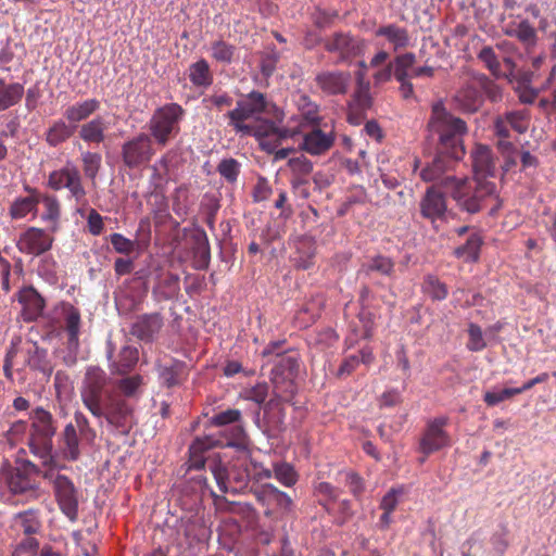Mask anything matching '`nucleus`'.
Returning <instances> with one entry per match:
<instances>
[{"instance_id": "21", "label": "nucleus", "mask_w": 556, "mask_h": 556, "mask_svg": "<svg viewBox=\"0 0 556 556\" xmlns=\"http://www.w3.org/2000/svg\"><path fill=\"white\" fill-rule=\"evenodd\" d=\"M18 300L23 305L22 316L25 321H34L42 315L45 300L33 287L24 288Z\"/></svg>"}, {"instance_id": "4", "label": "nucleus", "mask_w": 556, "mask_h": 556, "mask_svg": "<svg viewBox=\"0 0 556 556\" xmlns=\"http://www.w3.org/2000/svg\"><path fill=\"white\" fill-rule=\"evenodd\" d=\"M266 100L263 93L253 91L249 97L239 101L237 108L228 112L230 124L238 132L244 135H266L273 131V122L267 119H256L253 124H245L244 121L252 118L254 115L266 111Z\"/></svg>"}, {"instance_id": "43", "label": "nucleus", "mask_w": 556, "mask_h": 556, "mask_svg": "<svg viewBox=\"0 0 556 556\" xmlns=\"http://www.w3.org/2000/svg\"><path fill=\"white\" fill-rule=\"evenodd\" d=\"M84 173L90 178L94 179L101 166V155L98 153L86 152L83 154Z\"/></svg>"}, {"instance_id": "63", "label": "nucleus", "mask_w": 556, "mask_h": 556, "mask_svg": "<svg viewBox=\"0 0 556 556\" xmlns=\"http://www.w3.org/2000/svg\"><path fill=\"white\" fill-rule=\"evenodd\" d=\"M481 86H482L485 94L493 102H495V101L501 99V97H502L501 89H500V87L494 81H492L488 77L483 76L481 78Z\"/></svg>"}, {"instance_id": "33", "label": "nucleus", "mask_w": 556, "mask_h": 556, "mask_svg": "<svg viewBox=\"0 0 556 556\" xmlns=\"http://www.w3.org/2000/svg\"><path fill=\"white\" fill-rule=\"evenodd\" d=\"M79 136L84 141L100 143L104 140V125L101 118H94L80 127Z\"/></svg>"}, {"instance_id": "16", "label": "nucleus", "mask_w": 556, "mask_h": 556, "mask_svg": "<svg viewBox=\"0 0 556 556\" xmlns=\"http://www.w3.org/2000/svg\"><path fill=\"white\" fill-rule=\"evenodd\" d=\"M164 326L161 313H150L137 316L131 324L129 333L143 342H152Z\"/></svg>"}, {"instance_id": "2", "label": "nucleus", "mask_w": 556, "mask_h": 556, "mask_svg": "<svg viewBox=\"0 0 556 556\" xmlns=\"http://www.w3.org/2000/svg\"><path fill=\"white\" fill-rule=\"evenodd\" d=\"M110 377L99 366L87 368L80 389V397L92 416L128 433L134 422V408L119 394L110 390Z\"/></svg>"}, {"instance_id": "38", "label": "nucleus", "mask_w": 556, "mask_h": 556, "mask_svg": "<svg viewBox=\"0 0 556 556\" xmlns=\"http://www.w3.org/2000/svg\"><path fill=\"white\" fill-rule=\"evenodd\" d=\"M38 200L34 197L17 199L10 207L12 218H23L36 208Z\"/></svg>"}, {"instance_id": "60", "label": "nucleus", "mask_w": 556, "mask_h": 556, "mask_svg": "<svg viewBox=\"0 0 556 556\" xmlns=\"http://www.w3.org/2000/svg\"><path fill=\"white\" fill-rule=\"evenodd\" d=\"M211 470L214 475V478L219 486L220 492L226 493L228 491L226 485V480L228 478L227 468L222 463H214L211 466Z\"/></svg>"}, {"instance_id": "13", "label": "nucleus", "mask_w": 556, "mask_h": 556, "mask_svg": "<svg viewBox=\"0 0 556 556\" xmlns=\"http://www.w3.org/2000/svg\"><path fill=\"white\" fill-rule=\"evenodd\" d=\"M49 186L53 190L68 189L77 202L81 201L86 195L80 174L76 167L66 166L60 170L52 172L49 176Z\"/></svg>"}, {"instance_id": "42", "label": "nucleus", "mask_w": 556, "mask_h": 556, "mask_svg": "<svg viewBox=\"0 0 556 556\" xmlns=\"http://www.w3.org/2000/svg\"><path fill=\"white\" fill-rule=\"evenodd\" d=\"M372 104V99L369 93V86L356 87L352 99L349 102V108H358L368 110Z\"/></svg>"}, {"instance_id": "34", "label": "nucleus", "mask_w": 556, "mask_h": 556, "mask_svg": "<svg viewBox=\"0 0 556 556\" xmlns=\"http://www.w3.org/2000/svg\"><path fill=\"white\" fill-rule=\"evenodd\" d=\"M363 270L366 275H369L371 271H377L390 277L394 271V262L390 257L377 255L367 264L363 265Z\"/></svg>"}, {"instance_id": "25", "label": "nucleus", "mask_w": 556, "mask_h": 556, "mask_svg": "<svg viewBox=\"0 0 556 556\" xmlns=\"http://www.w3.org/2000/svg\"><path fill=\"white\" fill-rule=\"evenodd\" d=\"M376 36L387 38L394 46V49L405 48L409 43L407 30L394 24L379 27L376 30Z\"/></svg>"}, {"instance_id": "28", "label": "nucleus", "mask_w": 556, "mask_h": 556, "mask_svg": "<svg viewBox=\"0 0 556 556\" xmlns=\"http://www.w3.org/2000/svg\"><path fill=\"white\" fill-rule=\"evenodd\" d=\"M75 129L76 125L71 126L65 124L63 121H58L47 131L46 140L50 146L56 147L71 138L74 135Z\"/></svg>"}, {"instance_id": "8", "label": "nucleus", "mask_w": 556, "mask_h": 556, "mask_svg": "<svg viewBox=\"0 0 556 556\" xmlns=\"http://www.w3.org/2000/svg\"><path fill=\"white\" fill-rule=\"evenodd\" d=\"M324 48L338 54L340 62H350L364 54L366 42L351 33L337 31L324 39Z\"/></svg>"}, {"instance_id": "53", "label": "nucleus", "mask_w": 556, "mask_h": 556, "mask_svg": "<svg viewBox=\"0 0 556 556\" xmlns=\"http://www.w3.org/2000/svg\"><path fill=\"white\" fill-rule=\"evenodd\" d=\"M469 342H468V349L470 351H481L485 348V342L482 337V330L481 328L476 324L469 325Z\"/></svg>"}, {"instance_id": "59", "label": "nucleus", "mask_w": 556, "mask_h": 556, "mask_svg": "<svg viewBox=\"0 0 556 556\" xmlns=\"http://www.w3.org/2000/svg\"><path fill=\"white\" fill-rule=\"evenodd\" d=\"M361 364L358 355H351L343 359L337 371V377L350 376Z\"/></svg>"}, {"instance_id": "36", "label": "nucleus", "mask_w": 556, "mask_h": 556, "mask_svg": "<svg viewBox=\"0 0 556 556\" xmlns=\"http://www.w3.org/2000/svg\"><path fill=\"white\" fill-rule=\"evenodd\" d=\"M142 384V377L140 375H134L130 377L118 380L117 388L118 393L123 399L135 397L138 395L140 387Z\"/></svg>"}, {"instance_id": "46", "label": "nucleus", "mask_w": 556, "mask_h": 556, "mask_svg": "<svg viewBox=\"0 0 556 556\" xmlns=\"http://www.w3.org/2000/svg\"><path fill=\"white\" fill-rule=\"evenodd\" d=\"M16 519L20 521L25 534L29 535L37 532L39 522L37 520L36 513L33 509L20 513L16 516Z\"/></svg>"}, {"instance_id": "48", "label": "nucleus", "mask_w": 556, "mask_h": 556, "mask_svg": "<svg viewBox=\"0 0 556 556\" xmlns=\"http://www.w3.org/2000/svg\"><path fill=\"white\" fill-rule=\"evenodd\" d=\"M514 35L526 45H534L536 39L535 29L531 26L529 21H521L517 28L514 30Z\"/></svg>"}, {"instance_id": "27", "label": "nucleus", "mask_w": 556, "mask_h": 556, "mask_svg": "<svg viewBox=\"0 0 556 556\" xmlns=\"http://www.w3.org/2000/svg\"><path fill=\"white\" fill-rule=\"evenodd\" d=\"M316 247L312 238H302L296 245L298 256L294 258L295 266L301 269H307L312 266V258L315 256Z\"/></svg>"}, {"instance_id": "10", "label": "nucleus", "mask_w": 556, "mask_h": 556, "mask_svg": "<svg viewBox=\"0 0 556 556\" xmlns=\"http://www.w3.org/2000/svg\"><path fill=\"white\" fill-rule=\"evenodd\" d=\"M416 63V56L412 52L397 55L393 62H391L394 70V77L399 81V91L403 100H415L417 97L414 91V85L412 83V72Z\"/></svg>"}, {"instance_id": "12", "label": "nucleus", "mask_w": 556, "mask_h": 556, "mask_svg": "<svg viewBox=\"0 0 556 556\" xmlns=\"http://www.w3.org/2000/svg\"><path fill=\"white\" fill-rule=\"evenodd\" d=\"M54 492L61 510L71 519L77 518L78 497L73 482L65 476L58 473L53 481Z\"/></svg>"}, {"instance_id": "23", "label": "nucleus", "mask_w": 556, "mask_h": 556, "mask_svg": "<svg viewBox=\"0 0 556 556\" xmlns=\"http://www.w3.org/2000/svg\"><path fill=\"white\" fill-rule=\"evenodd\" d=\"M139 361V351L131 345H125L121 349L117 358L112 364V371L117 375L130 372Z\"/></svg>"}, {"instance_id": "61", "label": "nucleus", "mask_w": 556, "mask_h": 556, "mask_svg": "<svg viewBox=\"0 0 556 556\" xmlns=\"http://www.w3.org/2000/svg\"><path fill=\"white\" fill-rule=\"evenodd\" d=\"M427 285L430 288V293L435 300H443L447 295V290L444 283L440 282L435 277L429 276L427 278Z\"/></svg>"}, {"instance_id": "49", "label": "nucleus", "mask_w": 556, "mask_h": 556, "mask_svg": "<svg viewBox=\"0 0 556 556\" xmlns=\"http://www.w3.org/2000/svg\"><path fill=\"white\" fill-rule=\"evenodd\" d=\"M241 412L239 409H227L225 412L214 415L210 419L211 426L223 427L239 421Z\"/></svg>"}, {"instance_id": "20", "label": "nucleus", "mask_w": 556, "mask_h": 556, "mask_svg": "<svg viewBox=\"0 0 556 556\" xmlns=\"http://www.w3.org/2000/svg\"><path fill=\"white\" fill-rule=\"evenodd\" d=\"M472 168L475 179L486 180L488 177H493L495 173V164L492 151L488 146L478 144L471 152Z\"/></svg>"}, {"instance_id": "26", "label": "nucleus", "mask_w": 556, "mask_h": 556, "mask_svg": "<svg viewBox=\"0 0 556 556\" xmlns=\"http://www.w3.org/2000/svg\"><path fill=\"white\" fill-rule=\"evenodd\" d=\"M98 108L99 102L97 100H87L83 103L68 106L64 113V116L70 123L76 124L88 118Z\"/></svg>"}, {"instance_id": "44", "label": "nucleus", "mask_w": 556, "mask_h": 556, "mask_svg": "<svg viewBox=\"0 0 556 556\" xmlns=\"http://www.w3.org/2000/svg\"><path fill=\"white\" fill-rule=\"evenodd\" d=\"M478 59L485 64L494 76H498L501 64L492 47H483L478 54Z\"/></svg>"}, {"instance_id": "55", "label": "nucleus", "mask_w": 556, "mask_h": 556, "mask_svg": "<svg viewBox=\"0 0 556 556\" xmlns=\"http://www.w3.org/2000/svg\"><path fill=\"white\" fill-rule=\"evenodd\" d=\"M509 127L518 134H523L528 129L525 114L522 112H508L504 115Z\"/></svg>"}, {"instance_id": "18", "label": "nucleus", "mask_w": 556, "mask_h": 556, "mask_svg": "<svg viewBox=\"0 0 556 556\" xmlns=\"http://www.w3.org/2000/svg\"><path fill=\"white\" fill-rule=\"evenodd\" d=\"M334 142L333 130L326 132L318 126H314L303 136L302 149L312 155H320L327 152Z\"/></svg>"}, {"instance_id": "11", "label": "nucleus", "mask_w": 556, "mask_h": 556, "mask_svg": "<svg viewBox=\"0 0 556 556\" xmlns=\"http://www.w3.org/2000/svg\"><path fill=\"white\" fill-rule=\"evenodd\" d=\"M278 359L271 370L275 390L293 393V380L298 375L299 362L291 355H277Z\"/></svg>"}, {"instance_id": "50", "label": "nucleus", "mask_w": 556, "mask_h": 556, "mask_svg": "<svg viewBox=\"0 0 556 556\" xmlns=\"http://www.w3.org/2000/svg\"><path fill=\"white\" fill-rule=\"evenodd\" d=\"M218 173L229 182L237 180L239 163L235 159L223 160L217 167Z\"/></svg>"}, {"instance_id": "52", "label": "nucleus", "mask_w": 556, "mask_h": 556, "mask_svg": "<svg viewBox=\"0 0 556 556\" xmlns=\"http://www.w3.org/2000/svg\"><path fill=\"white\" fill-rule=\"evenodd\" d=\"M338 341V336L332 329H326L312 338V344L320 350L332 346Z\"/></svg>"}, {"instance_id": "32", "label": "nucleus", "mask_w": 556, "mask_h": 556, "mask_svg": "<svg viewBox=\"0 0 556 556\" xmlns=\"http://www.w3.org/2000/svg\"><path fill=\"white\" fill-rule=\"evenodd\" d=\"M264 420L266 424L277 430L281 429L283 422L282 407L280 406V399H271L263 406Z\"/></svg>"}, {"instance_id": "45", "label": "nucleus", "mask_w": 556, "mask_h": 556, "mask_svg": "<svg viewBox=\"0 0 556 556\" xmlns=\"http://www.w3.org/2000/svg\"><path fill=\"white\" fill-rule=\"evenodd\" d=\"M264 491L267 498L274 501L279 507L288 509L292 504V500L285 492L279 491L273 484H264Z\"/></svg>"}, {"instance_id": "1", "label": "nucleus", "mask_w": 556, "mask_h": 556, "mask_svg": "<svg viewBox=\"0 0 556 556\" xmlns=\"http://www.w3.org/2000/svg\"><path fill=\"white\" fill-rule=\"evenodd\" d=\"M427 127L430 134L439 136V140L435 157L421 170L420 176L425 181L439 180L437 186L444 189L441 185L443 173L465 155L463 136L468 130L467 125L462 118L452 115L443 102L439 101L432 105Z\"/></svg>"}, {"instance_id": "15", "label": "nucleus", "mask_w": 556, "mask_h": 556, "mask_svg": "<svg viewBox=\"0 0 556 556\" xmlns=\"http://www.w3.org/2000/svg\"><path fill=\"white\" fill-rule=\"evenodd\" d=\"M351 81V73L342 71H324L315 77L317 87L328 96L345 94Z\"/></svg>"}, {"instance_id": "64", "label": "nucleus", "mask_w": 556, "mask_h": 556, "mask_svg": "<svg viewBox=\"0 0 556 556\" xmlns=\"http://www.w3.org/2000/svg\"><path fill=\"white\" fill-rule=\"evenodd\" d=\"M271 193V189L268 186L265 178H260L253 192L254 200L256 202L264 201L268 199Z\"/></svg>"}, {"instance_id": "35", "label": "nucleus", "mask_w": 556, "mask_h": 556, "mask_svg": "<svg viewBox=\"0 0 556 556\" xmlns=\"http://www.w3.org/2000/svg\"><path fill=\"white\" fill-rule=\"evenodd\" d=\"M190 80L197 86H206L212 81L208 64L205 60H200L191 65Z\"/></svg>"}, {"instance_id": "30", "label": "nucleus", "mask_w": 556, "mask_h": 556, "mask_svg": "<svg viewBox=\"0 0 556 556\" xmlns=\"http://www.w3.org/2000/svg\"><path fill=\"white\" fill-rule=\"evenodd\" d=\"M24 93V87L21 84L5 85L1 79L0 87V111H4L16 104Z\"/></svg>"}, {"instance_id": "17", "label": "nucleus", "mask_w": 556, "mask_h": 556, "mask_svg": "<svg viewBox=\"0 0 556 556\" xmlns=\"http://www.w3.org/2000/svg\"><path fill=\"white\" fill-rule=\"evenodd\" d=\"M52 238L42 229L30 227L23 232L17 241V248L22 253L40 255L50 250Z\"/></svg>"}, {"instance_id": "7", "label": "nucleus", "mask_w": 556, "mask_h": 556, "mask_svg": "<svg viewBox=\"0 0 556 556\" xmlns=\"http://www.w3.org/2000/svg\"><path fill=\"white\" fill-rule=\"evenodd\" d=\"M39 472L36 465L23 460L16 467L3 469L1 479L12 494L36 493L37 484L35 476Z\"/></svg>"}, {"instance_id": "54", "label": "nucleus", "mask_w": 556, "mask_h": 556, "mask_svg": "<svg viewBox=\"0 0 556 556\" xmlns=\"http://www.w3.org/2000/svg\"><path fill=\"white\" fill-rule=\"evenodd\" d=\"M110 242L113 245L114 250L122 254H129L135 249V242L125 238L121 233L111 235Z\"/></svg>"}, {"instance_id": "24", "label": "nucleus", "mask_w": 556, "mask_h": 556, "mask_svg": "<svg viewBox=\"0 0 556 556\" xmlns=\"http://www.w3.org/2000/svg\"><path fill=\"white\" fill-rule=\"evenodd\" d=\"M61 441L63 443V455L66 459L76 460L79 455V438L77 433V429L74 424L70 422L65 426L62 434Z\"/></svg>"}, {"instance_id": "41", "label": "nucleus", "mask_w": 556, "mask_h": 556, "mask_svg": "<svg viewBox=\"0 0 556 556\" xmlns=\"http://www.w3.org/2000/svg\"><path fill=\"white\" fill-rule=\"evenodd\" d=\"M235 46L217 40L212 45V55L218 62L230 63L235 53Z\"/></svg>"}, {"instance_id": "58", "label": "nucleus", "mask_w": 556, "mask_h": 556, "mask_svg": "<svg viewBox=\"0 0 556 556\" xmlns=\"http://www.w3.org/2000/svg\"><path fill=\"white\" fill-rule=\"evenodd\" d=\"M45 205V213L42 214V218L46 220L55 222L60 215V205L55 198L45 197L42 200Z\"/></svg>"}, {"instance_id": "9", "label": "nucleus", "mask_w": 556, "mask_h": 556, "mask_svg": "<svg viewBox=\"0 0 556 556\" xmlns=\"http://www.w3.org/2000/svg\"><path fill=\"white\" fill-rule=\"evenodd\" d=\"M154 154L151 137L144 132L122 146V159L126 167L138 168L148 163Z\"/></svg>"}, {"instance_id": "3", "label": "nucleus", "mask_w": 556, "mask_h": 556, "mask_svg": "<svg viewBox=\"0 0 556 556\" xmlns=\"http://www.w3.org/2000/svg\"><path fill=\"white\" fill-rule=\"evenodd\" d=\"M475 182L472 191L467 180L456 179L454 176H445L441 185L462 208L473 214L479 212L482 202L495 192V185L489 180L475 179Z\"/></svg>"}, {"instance_id": "19", "label": "nucleus", "mask_w": 556, "mask_h": 556, "mask_svg": "<svg viewBox=\"0 0 556 556\" xmlns=\"http://www.w3.org/2000/svg\"><path fill=\"white\" fill-rule=\"evenodd\" d=\"M444 194H450L439 186L428 188L420 202V212L425 218L434 219L443 216L446 211Z\"/></svg>"}, {"instance_id": "22", "label": "nucleus", "mask_w": 556, "mask_h": 556, "mask_svg": "<svg viewBox=\"0 0 556 556\" xmlns=\"http://www.w3.org/2000/svg\"><path fill=\"white\" fill-rule=\"evenodd\" d=\"M453 102L457 110L464 113H475L481 108L483 98L476 88L467 86L455 93Z\"/></svg>"}, {"instance_id": "37", "label": "nucleus", "mask_w": 556, "mask_h": 556, "mask_svg": "<svg viewBox=\"0 0 556 556\" xmlns=\"http://www.w3.org/2000/svg\"><path fill=\"white\" fill-rule=\"evenodd\" d=\"M288 165L291 168L292 173L299 177L307 176L313 170L312 162L304 155L290 159ZM301 184H304V180H302L301 178L294 180V185Z\"/></svg>"}, {"instance_id": "5", "label": "nucleus", "mask_w": 556, "mask_h": 556, "mask_svg": "<svg viewBox=\"0 0 556 556\" xmlns=\"http://www.w3.org/2000/svg\"><path fill=\"white\" fill-rule=\"evenodd\" d=\"M29 448L45 459L43 464L52 460L53 438L56 433L53 416L42 407H36L30 413Z\"/></svg>"}, {"instance_id": "39", "label": "nucleus", "mask_w": 556, "mask_h": 556, "mask_svg": "<svg viewBox=\"0 0 556 556\" xmlns=\"http://www.w3.org/2000/svg\"><path fill=\"white\" fill-rule=\"evenodd\" d=\"M267 395H268L267 383H258L248 391V395H247L248 400H251L257 404V407L254 412V419H255L256 424L260 422L261 404L265 403Z\"/></svg>"}, {"instance_id": "14", "label": "nucleus", "mask_w": 556, "mask_h": 556, "mask_svg": "<svg viewBox=\"0 0 556 556\" xmlns=\"http://www.w3.org/2000/svg\"><path fill=\"white\" fill-rule=\"evenodd\" d=\"M447 421V417H438L428 422L420 439V451L426 456L448 445V434L443 429Z\"/></svg>"}, {"instance_id": "31", "label": "nucleus", "mask_w": 556, "mask_h": 556, "mask_svg": "<svg viewBox=\"0 0 556 556\" xmlns=\"http://www.w3.org/2000/svg\"><path fill=\"white\" fill-rule=\"evenodd\" d=\"M481 244V238L473 233L467 239L465 244L456 248L454 253L457 257L464 258L466 262H477Z\"/></svg>"}, {"instance_id": "40", "label": "nucleus", "mask_w": 556, "mask_h": 556, "mask_svg": "<svg viewBox=\"0 0 556 556\" xmlns=\"http://www.w3.org/2000/svg\"><path fill=\"white\" fill-rule=\"evenodd\" d=\"M274 471L276 479L286 486H292L298 481V475L293 466L288 463L276 464Z\"/></svg>"}, {"instance_id": "62", "label": "nucleus", "mask_w": 556, "mask_h": 556, "mask_svg": "<svg viewBox=\"0 0 556 556\" xmlns=\"http://www.w3.org/2000/svg\"><path fill=\"white\" fill-rule=\"evenodd\" d=\"M403 493L402 489H391L380 503V508L387 511H393L397 505V497Z\"/></svg>"}, {"instance_id": "29", "label": "nucleus", "mask_w": 556, "mask_h": 556, "mask_svg": "<svg viewBox=\"0 0 556 556\" xmlns=\"http://www.w3.org/2000/svg\"><path fill=\"white\" fill-rule=\"evenodd\" d=\"M273 128V131H267L266 135H254L258 139L261 149L268 153L275 152L280 141L290 136L289 130L278 128L274 122Z\"/></svg>"}, {"instance_id": "57", "label": "nucleus", "mask_w": 556, "mask_h": 556, "mask_svg": "<svg viewBox=\"0 0 556 556\" xmlns=\"http://www.w3.org/2000/svg\"><path fill=\"white\" fill-rule=\"evenodd\" d=\"M80 315L77 309H72L66 316V330L70 336V341H77L79 332Z\"/></svg>"}, {"instance_id": "56", "label": "nucleus", "mask_w": 556, "mask_h": 556, "mask_svg": "<svg viewBox=\"0 0 556 556\" xmlns=\"http://www.w3.org/2000/svg\"><path fill=\"white\" fill-rule=\"evenodd\" d=\"M38 549V542L35 538L24 539L14 549L12 556H35Z\"/></svg>"}, {"instance_id": "47", "label": "nucleus", "mask_w": 556, "mask_h": 556, "mask_svg": "<svg viewBox=\"0 0 556 556\" xmlns=\"http://www.w3.org/2000/svg\"><path fill=\"white\" fill-rule=\"evenodd\" d=\"M279 59L280 54L275 49H270L269 51L262 54L261 72L265 77L273 75Z\"/></svg>"}, {"instance_id": "51", "label": "nucleus", "mask_w": 556, "mask_h": 556, "mask_svg": "<svg viewBox=\"0 0 556 556\" xmlns=\"http://www.w3.org/2000/svg\"><path fill=\"white\" fill-rule=\"evenodd\" d=\"M218 445H223L218 439L214 438L213 435H205L202 438H195L190 445V451L193 454H199Z\"/></svg>"}, {"instance_id": "6", "label": "nucleus", "mask_w": 556, "mask_h": 556, "mask_svg": "<svg viewBox=\"0 0 556 556\" xmlns=\"http://www.w3.org/2000/svg\"><path fill=\"white\" fill-rule=\"evenodd\" d=\"M185 110L177 103H168L155 110L149 124L151 136L161 146H166L169 139L179 131V122Z\"/></svg>"}]
</instances>
